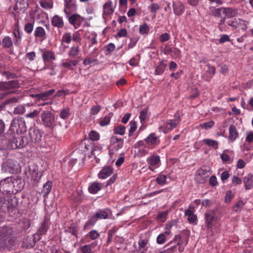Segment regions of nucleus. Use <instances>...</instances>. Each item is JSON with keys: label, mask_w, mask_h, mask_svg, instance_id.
Listing matches in <instances>:
<instances>
[{"label": "nucleus", "mask_w": 253, "mask_h": 253, "mask_svg": "<svg viewBox=\"0 0 253 253\" xmlns=\"http://www.w3.org/2000/svg\"><path fill=\"white\" fill-rule=\"evenodd\" d=\"M141 122H144L145 120L149 118L148 111L147 109H144L141 111L139 116Z\"/></svg>", "instance_id": "5fc2aeb1"}, {"label": "nucleus", "mask_w": 253, "mask_h": 253, "mask_svg": "<svg viewBox=\"0 0 253 253\" xmlns=\"http://www.w3.org/2000/svg\"><path fill=\"white\" fill-rule=\"evenodd\" d=\"M52 187V182L51 181H47L43 186L42 190L41 193L43 194V196L46 197L50 192Z\"/></svg>", "instance_id": "a878e982"}, {"label": "nucleus", "mask_w": 253, "mask_h": 253, "mask_svg": "<svg viewBox=\"0 0 253 253\" xmlns=\"http://www.w3.org/2000/svg\"><path fill=\"white\" fill-rule=\"evenodd\" d=\"M204 73L202 75V78L206 81H210L215 74V69L210 64H207L203 69Z\"/></svg>", "instance_id": "9d476101"}, {"label": "nucleus", "mask_w": 253, "mask_h": 253, "mask_svg": "<svg viewBox=\"0 0 253 253\" xmlns=\"http://www.w3.org/2000/svg\"><path fill=\"white\" fill-rule=\"evenodd\" d=\"M117 0L115 1V4H116ZM115 6H113L112 2L111 0L106 2L103 6V14L104 15H111L114 12Z\"/></svg>", "instance_id": "dca6fc26"}, {"label": "nucleus", "mask_w": 253, "mask_h": 253, "mask_svg": "<svg viewBox=\"0 0 253 253\" xmlns=\"http://www.w3.org/2000/svg\"><path fill=\"white\" fill-rule=\"evenodd\" d=\"M229 132V138L232 140H235L237 137L238 134L236 128L234 125H231L230 126Z\"/></svg>", "instance_id": "473e14b6"}, {"label": "nucleus", "mask_w": 253, "mask_h": 253, "mask_svg": "<svg viewBox=\"0 0 253 253\" xmlns=\"http://www.w3.org/2000/svg\"><path fill=\"white\" fill-rule=\"evenodd\" d=\"M28 3L25 2L24 0H20L17 1L14 7L15 10H20L24 12L28 7Z\"/></svg>", "instance_id": "cd10ccee"}, {"label": "nucleus", "mask_w": 253, "mask_h": 253, "mask_svg": "<svg viewBox=\"0 0 253 253\" xmlns=\"http://www.w3.org/2000/svg\"><path fill=\"white\" fill-rule=\"evenodd\" d=\"M243 181L246 190H250L253 188V174L249 173L243 178Z\"/></svg>", "instance_id": "a211bd4d"}, {"label": "nucleus", "mask_w": 253, "mask_h": 253, "mask_svg": "<svg viewBox=\"0 0 253 253\" xmlns=\"http://www.w3.org/2000/svg\"><path fill=\"white\" fill-rule=\"evenodd\" d=\"M72 39V34L70 32H66L65 33L61 38V44H63V43H66L67 44L70 43Z\"/></svg>", "instance_id": "e433bc0d"}, {"label": "nucleus", "mask_w": 253, "mask_h": 253, "mask_svg": "<svg viewBox=\"0 0 253 253\" xmlns=\"http://www.w3.org/2000/svg\"><path fill=\"white\" fill-rule=\"evenodd\" d=\"M97 221V219L95 218L94 215L92 216L85 223L84 225V228L89 229L91 227L93 226Z\"/></svg>", "instance_id": "79ce46f5"}, {"label": "nucleus", "mask_w": 253, "mask_h": 253, "mask_svg": "<svg viewBox=\"0 0 253 253\" xmlns=\"http://www.w3.org/2000/svg\"><path fill=\"white\" fill-rule=\"evenodd\" d=\"M113 171V169L110 167H106L103 168L98 173V177L105 179L109 176Z\"/></svg>", "instance_id": "412c9836"}, {"label": "nucleus", "mask_w": 253, "mask_h": 253, "mask_svg": "<svg viewBox=\"0 0 253 253\" xmlns=\"http://www.w3.org/2000/svg\"><path fill=\"white\" fill-rule=\"evenodd\" d=\"M126 127L122 125L115 126L113 129L114 133L123 135L126 132Z\"/></svg>", "instance_id": "f704fd0d"}, {"label": "nucleus", "mask_w": 253, "mask_h": 253, "mask_svg": "<svg viewBox=\"0 0 253 253\" xmlns=\"http://www.w3.org/2000/svg\"><path fill=\"white\" fill-rule=\"evenodd\" d=\"M26 130V126L24 118L21 117H17L13 119L7 132L19 134V133L25 131Z\"/></svg>", "instance_id": "f03ea898"}, {"label": "nucleus", "mask_w": 253, "mask_h": 253, "mask_svg": "<svg viewBox=\"0 0 253 253\" xmlns=\"http://www.w3.org/2000/svg\"><path fill=\"white\" fill-rule=\"evenodd\" d=\"M70 114V109L68 107L63 108L60 113L59 116L62 119H67Z\"/></svg>", "instance_id": "58836bf2"}, {"label": "nucleus", "mask_w": 253, "mask_h": 253, "mask_svg": "<svg viewBox=\"0 0 253 253\" xmlns=\"http://www.w3.org/2000/svg\"><path fill=\"white\" fill-rule=\"evenodd\" d=\"M169 35L167 33H165L161 35L160 36V41L161 42H164L169 40Z\"/></svg>", "instance_id": "774afa93"}, {"label": "nucleus", "mask_w": 253, "mask_h": 253, "mask_svg": "<svg viewBox=\"0 0 253 253\" xmlns=\"http://www.w3.org/2000/svg\"><path fill=\"white\" fill-rule=\"evenodd\" d=\"M210 174V167L204 166L197 171L195 179L198 183H203L207 181Z\"/></svg>", "instance_id": "423d86ee"}, {"label": "nucleus", "mask_w": 253, "mask_h": 253, "mask_svg": "<svg viewBox=\"0 0 253 253\" xmlns=\"http://www.w3.org/2000/svg\"><path fill=\"white\" fill-rule=\"evenodd\" d=\"M166 241V237L165 235V233H161L159 235L157 238V243L158 244H163Z\"/></svg>", "instance_id": "052dcab7"}, {"label": "nucleus", "mask_w": 253, "mask_h": 253, "mask_svg": "<svg viewBox=\"0 0 253 253\" xmlns=\"http://www.w3.org/2000/svg\"><path fill=\"white\" fill-rule=\"evenodd\" d=\"M242 180L241 178L238 177L237 176L234 175L232 177V183L234 185H240L242 183Z\"/></svg>", "instance_id": "e2e57ef3"}, {"label": "nucleus", "mask_w": 253, "mask_h": 253, "mask_svg": "<svg viewBox=\"0 0 253 253\" xmlns=\"http://www.w3.org/2000/svg\"><path fill=\"white\" fill-rule=\"evenodd\" d=\"M65 1V8L64 12H66V10L69 9L71 11H75L77 9V5L76 4L72 3L73 0H64Z\"/></svg>", "instance_id": "7c9ffc66"}, {"label": "nucleus", "mask_w": 253, "mask_h": 253, "mask_svg": "<svg viewBox=\"0 0 253 253\" xmlns=\"http://www.w3.org/2000/svg\"><path fill=\"white\" fill-rule=\"evenodd\" d=\"M167 66V64L164 60L161 61L156 67L155 74L156 75H162L164 72Z\"/></svg>", "instance_id": "b1692460"}, {"label": "nucleus", "mask_w": 253, "mask_h": 253, "mask_svg": "<svg viewBox=\"0 0 253 253\" xmlns=\"http://www.w3.org/2000/svg\"><path fill=\"white\" fill-rule=\"evenodd\" d=\"M97 219H107L108 217V213L105 209L98 210L94 215Z\"/></svg>", "instance_id": "bb28decb"}, {"label": "nucleus", "mask_w": 253, "mask_h": 253, "mask_svg": "<svg viewBox=\"0 0 253 253\" xmlns=\"http://www.w3.org/2000/svg\"><path fill=\"white\" fill-rule=\"evenodd\" d=\"M234 198V195L231 191H228L225 195L224 201L225 203H229Z\"/></svg>", "instance_id": "bf43d9fd"}, {"label": "nucleus", "mask_w": 253, "mask_h": 253, "mask_svg": "<svg viewBox=\"0 0 253 253\" xmlns=\"http://www.w3.org/2000/svg\"><path fill=\"white\" fill-rule=\"evenodd\" d=\"M2 75L5 76L7 80L16 78L18 76L14 73L10 71H3L1 73Z\"/></svg>", "instance_id": "864d4df0"}, {"label": "nucleus", "mask_w": 253, "mask_h": 253, "mask_svg": "<svg viewBox=\"0 0 253 253\" xmlns=\"http://www.w3.org/2000/svg\"><path fill=\"white\" fill-rule=\"evenodd\" d=\"M224 7H220L219 8L215 9L212 11V15L217 17H222L224 15Z\"/></svg>", "instance_id": "8fccbe9b"}, {"label": "nucleus", "mask_w": 253, "mask_h": 253, "mask_svg": "<svg viewBox=\"0 0 253 253\" xmlns=\"http://www.w3.org/2000/svg\"><path fill=\"white\" fill-rule=\"evenodd\" d=\"M160 162V156L156 154L151 155L147 158V163L152 167H158Z\"/></svg>", "instance_id": "2eb2a0df"}, {"label": "nucleus", "mask_w": 253, "mask_h": 253, "mask_svg": "<svg viewBox=\"0 0 253 253\" xmlns=\"http://www.w3.org/2000/svg\"><path fill=\"white\" fill-rule=\"evenodd\" d=\"M26 111V109L23 105H19L14 108L13 113L16 115H22Z\"/></svg>", "instance_id": "a18cd8bd"}, {"label": "nucleus", "mask_w": 253, "mask_h": 253, "mask_svg": "<svg viewBox=\"0 0 253 253\" xmlns=\"http://www.w3.org/2000/svg\"><path fill=\"white\" fill-rule=\"evenodd\" d=\"M88 137L92 141H97L99 139L100 135L97 132L92 130L89 133Z\"/></svg>", "instance_id": "3c124183"}, {"label": "nucleus", "mask_w": 253, "mask_h": 253, "mask_svg": "<svg viewBox=\"0 0 253 253\" xmlns=\"http://www.w3.org/2000/svg\"><path fill=\"white\" fill-rule=\"evenodd\" d=\"M41 110V109H40L39 110H34L33 112L26 114L25 117L26 118L34 119L39 117Z\"/></svg>", "instance_id": "37998d69"}, {"label": "nucleus", "mask_w": 253, "mask_h": 253, "mask_svg": "<svg viewBox=\"0 0 253 253\" xmlns=\"http://www.w3.org/2000/svg\"><path fill=\"white\" fill-rule=\"evenodd\" d=\"M72 39L74 42L79 43L80 44H81V36L79 31L74 32L72 35Z\"/></svg>", "instance_id": "09e8293b"}, {"label": "nucleus", "mask_w": 253, "mask_h": 253, "mask_svg": "<svg viewBox=\"0 0 253 253\" xmlns=\"http://www.w3.org/2000/svg\"><path fill=\"white\" fill-rule=\"evenodd\" d=\"M144 140L149 145H157L160 143L159 138L155 133L150 134Z\"/></svg>", "instance_id": "6ab92c4d"}, {"label": "nucleus", "mask_w": 253, "mask_h": 253, "mask_svg": "<svg viewBox=\"0 0 253 253\" xmlns=\"http://www.w3.org/2000/svg\"><path fill=\"white\" fill-rule=\"evenodd\" d=\"M172 7L174 13L176 15H181L184 11V5L180 1L174 2Z\"/></svg>", "instance_id": "f3484780"}, {"label": "nucleus", "mask_w": 253, "mask_h": 253, "mask_svg": "<svg viewBox=\"0 0 253 253\" xmlns=\"http://www.w3.org/2000/svg\"><path fill=\"white\" fill-rule=\"evenodd\" d=\"M227 23L229 26L232 27L234 29H236L240 26V24L244 23V20L240 18H234L228 20Z\"/></svg>", "instance_id": "c756f323"}, {"label": "nucleus", "mask_w": 253, "mask_h": 253, "mask_svg": "<svg viewBox=\"0 0 253 253\" xmlns=\"http://www.w3.org/2000/svg\"><path fill=\"white\" fill-rule=\"evenodd\" d=\"M26 136H28L29 139V142H33L38 143L41 140L42 134L39 129L32 127L29 129L28 134Z\"/></svg>", "instance_id": "1a4fd4ad"}, {"label": "nucleus", "mask_w": 253, "mask_h": 253, "mask_svg": "<svg viewBox=\"0 0 253 253\" xmlns=\"http://www.w3.org/2000/svg\"><path fill=\"white\" fill-rule=\"evenodd\" d=\"M46 34L44 29L42 27H38L36 28L34 33L35 37L43 38Z\"/></svg>", "instance_id": "4c0bfd02"}, {"label": "nucleus", "mask_w": 253, "mask_h": 253, "mask_svg": "<svg viewBox=\"0 0 253 253\" xmlns=\"http://www.w3.org/2000/svg\"><path fill=\"white\" fill-rule=\"evenodd\" d=\"M129 126L130 128L129 130L128 136H131L137 128V124L135 121H131L129 122Z\"/></svg>", "instance_id": "603ef678"}, {"label": "nucleus", "mask_w": 253, "mask_h": 253, "mask_svg": "<svg viewBox=\"0 0 253 253\" xmlns=\"http://www.w3.org/2000/svg\"><path fill=\"white\" fill-rule=\"evenodd\" d=\"M116 230L115 228H113L109 230L108 232V238L107 244H109L112 240L114 234L116 233Z\"/></svg>", "instance_id": "6e6d98bb"}, {"label": "nucleus", "mask_w": 253, "mask_h": 253, "mask_svg": "<svg viewBox=\"0 0 253 253\" xmlns=\"http://www.w3.org/2000/svg\"><path fill=\"white\" fill-rule=\"evenodd\" d=\"M13 34L15 38L14 44L16 45H19L20 43L21 40L22 33L20 32L18 29L15 28L13 30Z\"/></svg>", "instance_id": "c9c22d12"}, {"label": "nucleus", "mask_w": 253, "mask_h": 253, "mask_svg": "<svg viewBox=\"0 0 253 253\" xmlns=\"http://www.w3.org/2000/svg\"><path fill=\"white\" fill-rule=\"evenodd\" d=\"M156 182L159 185H164L166 183L167 176L164 174H159L155 179Z\"/></svg>", "instance_id": "49530a36"}, {"label": "nucleus", "mask_w": 253, "mask_h": 253, "mask_svg": "<svg viewBox=\"0 0 253 253\" xmlns=\"http://www.w3.org/2000/svg\"><path fill=\"white\" fill-rule=\"evenodd\" d=\"M13 230L11 227L3 226L0 227V241H5L12 235Z\"/></svg>", "instance_id": "9b49d317"}, {"label": "nucleus", "mask_w": 253, "mask_h": 253, "mask_svg": "<svg viewBox=\"0 0 253 253\" xmlns=\"http://www.w3.org/2000/svg\"><path fill=\"white\" fill-rule=\"evenodd\" d=\"M13 186V183L12 179L9 177L0 181V192L3 195L13 192L12 191Z\"/></svg>", "instance_id": "0eeeda50"}, {"label": "nucleus", "mask_w": 253, "mask_h": 253, "mask_svg": "<svg viewBox=\"0 0 253 253\" xmlns=\"http://www.w3.org/2000/svg\"><path fill=\"white\" fill-rule=\"evenodd\" d=\"M180 121V118L178 117L177 119L173 120H168L163 125L159 127V130H162L165 133L172 130L175 128Z\"/></svg>", "instance_id": "6e6552de"}, {"label": "nucleus", "mask_w": 253, "mask_h": 253, "mask_svg": "<svg viewBox=\"0 0 253 253\" xmlns=\"http://www.w3.org/2000/svg\"><path fill=\"white\" fill-rule=\"evenodd\" d=\"M20 84L18 80L0 82V91L3 92L6 96L9 94L14 93L15 89L19 87Z\"/></svg>", "instance_id": "20e7f679"}, {"label": "nucleus", "mask_w": 253, "mask_h": 253, "mask_svg": "<svg viewBox=\"0 0 253 253\" xmlns=\"http://www.w3.org/2000/svg\"><path fill=\"white\" fill-rule=\"evenodd\" d=\"M80 54V48L78 44H73L68 52V55L69 57L72 59L78 58L79 57Z\"/></svg>", "instance_id": "ddd939ff"}, {"label": "nucleus", "mask_w": 253, "mask_h": 253, "mask_svg": "<svg viewBox=\"0 0 253 253\" xmlns=\"http://www.w3.org/2000/svg\"><path fill=\"white\" fill-rule=\"evenodd\" d=\"M88 236L91 239L95 240L99 237L100 234L96 230H92L88 233Z\"/></svg>", "instance_id": "13d9d810"}, {"label": "nucleus", "mask_w": 253, "mask_h": 253, "mask_svg": "<svg viewBox=\"0 0 253 253\" xmlns=\"http://www.w3.org/2000/svg\"><path fill=\"white\" fill-rule=\"evenodd\" d=\"M149 31V28L146 23L141 25L139 27V32L141 35L147 34Z\"/></svg>", "instance_id": "de8ad7c7"}, {"label": "nucleus", "mask_w": 253, "mask_h": 253, "mask_svg": "<svg viewBox=\"0 0 253 253\" xmlns=\"http://www.w3.org/2000/svg\"><path fill=\"white\" fill-rule=\"evenodd\" d=\"M69 22L75 29L79 28L84 21V19L79 14H74L69 17Z\"/></svg>", "instance_id": "f8f14e48"}, {"label": "nucleus", "mask_w": 253, "mask_h": 253, "mask_svg": "<svg viewBox=\"0 0 253 253\" xmlns=\"http://www.w3.org/2000/svg\"><path fill=\"white\" fill-rule=\"evenodd\" d=\"M224 15L227 18H231L237 14V10L233 8H224Z\"/></svg>", "instance_id": "c85d7f7f"}, {"label": "nucleus", "mask_w": 253, "mask_h": 253, "mask_svg": "<svg viewBox=\"0 0 253 253\" xmlns=\"http://www.w3.org/2000/svg\"><path fill=\"white\" fill-rule=\"evenodd\" d=\"M101 110V107L99 105H94L92 106L90 109V113L92 115H96Z\"/></svg>", "instance_id": "0e129e2a"}, {"label": "nucleus", "mask_w": 253, "mask_h": 253, "mask_svg": "<svg viewBox=\"0 0 253 253\" xmlns=\"http://www.w3.org/2000/svg\"><path fill=\"white\" fill-rule=\"evenodd\" d=\"M51 23L53 26L58 28H62L64 26L63 17L58 15H55L52 18Z\"/></svg>", "instance_id": "4468645a"}, {"label": "nucleus", "mask_w": 253, "mask_h": 253, "mask_svg": "<svg viewBox=\"0 0 253 253\" xmlns=\"http://www.w3.org/2000/svg\"><path fill=\"white\" fill-rule=\"evenodd\" d=\"M78 229L79 228L77 224L75 223H73L70 225L67 231L69 233H71L72 235L76 236L77 232L78 231Z\"/></svg>", "instance_id": "ea45409f"}, {"label": "nucleus", "mask_w": 253, "mask_h": 253, "mask_svg": "<svg viewBox=\"0 0 253 253\" xmlns=\"http://www.w3.org/2000/svg\"><path fill=\"white\" fill-rule=\"evenodd\" d=\"M55 92V90L50 89L47 91L42 92L41 93L36 94L35 98L36 101H39L40 100H46L47 97L51 95Z\"/></svg>", "instance_id": "aec40b11"}, {"label": "nucleus", "mask_w": 253, "mask_h": 253, "mask_svg": "<svg viewBox=\"0 0 253 253\" xmlns=\"http://www.w3.org/2000/svg\"><path fill=\"white\" fill-rule=\"evenodd\" d=\"M12 41L9 37H5L2 42V46L5 48H9L12 45Z\"/></svg>", "instance_id": "a19ab883"}, {"label": "nucleus", "mask_w": 253, "mask_h": 253, "mask_svg": "<svg viewBox=\"0 0 253 253\" xmlns=\"http://www.w3.org/2000/svg\"><path fill=\"white\" fill-rule=\"evenodd\" d=\"M34 24L31 23H26L24 26V30L28 34H30L32 33L33 30Z\"/></svg>", "instance_id": "680f3d73"}, {"label": "nucleus", "mask_w": 253, "mask_h": 253, "mask_svg": "<svg viewBox=\"0 0 253 253\" xmlns=\"http://www.w3.org/2000/svg\"><path fill=\"white\" fill-rule=\"evenodd\" d=\"M83 253H91V248L90 245H85L81 247Z\"/></svg>", "instance_id": "69168bd1"}, {"label": "nucleus", "mask_w": 253, "mask_h": 253, "mask_svg": "<svg viewBox=\"0 0 253 253\" xmlns=\"http://www.w3.org/2000/svg\"><path fill=\"white\" fill-rule=\"evenodd\" d=\"M185 215L188 216V220L191 223H195L197 220V216L193 214V211L190 209H187L185 212Z\"/></svg>", "instance_id": "2f4dec72"}, {"label": "nucleus", "mask_w": 253, "mask_h": 253, "mask_svg": "<svg viewBox=\"0 0 253 253\" xmlns=\"http://www.w3.org/2000/svg\"><path fill=\"white\" fill-rule=\"evenodd\" d=\"M206 226L210 229L212 226V221L214 218V212L212 211H208L205 214Z\"/></svg>", "instance_id": "4be33fe9"}, {"label": "nucleus", "mask_w": 253, "mask_h": 253, "mask_svg": "<svg viewBox=\"0 0 253 253\" xmlns=\"http://www.w3.org/2000/svg\"><path fill=\"white\" fill-rule=\"evenodd\" d=\"M112 116V114H109L106 116L102 119L100 121L99 124L101 126H105L108 125L110 122L111 118Z\"/></svg>", "instance_id": "c03bdc74"}, {"label": "nucleus", "mask_w": 253, "mask_h": 253, "mask_svg": "<svg viewBox=\"0 0 253 253\" xmlns=\"http://www.w3.org/2000/svg\"><path fill=\"white\" fill-rule=\"evenodd\" d=\"M148 243V240L147 239H140L138 242L139 249L144 248Z\"/></svg>", "instance_id": "338daca9"}, {"label": "nucleus", "mask_w": 253, "mask_h": 253, "mask_svg": "<svg viewBox=\"0 0 253 253\" xmlns=\"http://www.w3.org/2000/svg\"><path fill=\"white\" fill-rule=\"evenodd\" d=\"M214 125V122L213 121H210L200 125L201 127L203 128L206 129L211 128Z\"/></svg>", "instance_id": "4d7b16f0"}, {"label": "nucleus", "mask_w": 253, "mask_h": 253, "mask_svg": "<svg viewBox=\"0 0 253 253\" xmlns=\"http://www.w3.org/2000/svg\"><path fill=\"white\" fill-rule=\"evenodd\" d=\"M102 186V184L94 182L90 184L88 191L91 194H96L101 189Z\"/></svg>", "instance_id": "393cba45"}, {"label": "nucleus", "mask_w": 253, "mask_h": 253, "mask_svg": "<svg viewBox=\"0 0 253 253\" xmlns=\"http://www.w3.org/2000/svg\"><path fill=\"white\" fill-rule=\"evenodd\" d=\"M41 118L42 124L46 128L53 129L56 126L55 115L49 110L43 111L41 114Z\"/></svg>", "instance_id": "7ed1b4c3"}, {"label": "nucleus", "mask_w": 253, "mask_h": 253, "mask_svg": "<svg viewBox=\"0 0 253 253\" xmlns=\"http://www.w3.org/2000/svg\"><path fill=\"white\" fill-rule=\"evenodd\" d=\"M19 169V164L18 162L10 159L7 160L1 166L2 170L4 172L16 173L18 172Z\"/></svg>", "instance_id": "39448f33"}, {"label": "nucleus", "mask_w": 253, "mask_h": 253, "mask_svg": "<svg viewBox=\"0 0 253 253\" xmlns=\"http://www.w3.org/2000/svg\"><path fill=\"white\" fill-rule=\"evenodd\" d=\"M202 141L205 145L212 147L215 149L218 148V142L216 140L211 139H204Z\"/></svg>", "instance_id": "72a5a7b5"}, {"label": "nucleus", "mask_w": 253, "mask_h": 253, "mask_svg": "<svg viewBox=\"0 0 253 253\" xmlns=\"http://www.w3.org/2000/svg\"><path fill=\"white\" fill-rule=\"evenodd\" d=\"M42 58L44 62L53 61L56 58L54 52L51 50L43 51L42 53Z\"/></svg>", "instance_id": "5701e85b"}, {"label": "nucleus", "mask_w": 253, "mask_h": 253, "mask_svg": "<svg viewBox=\"0 0 253 253\" xmlns=\"http://www.w3.org/2000/svg\"><path fill=\"white\" fill-rule=\"evenodd\" d=\"M5 144L7 149L14 150L25 147L29 143V139L26 135H21L17 133L7 132L5 134Z\"/></svg>", "instance_id": "f257e3e1"}]
</instances>
